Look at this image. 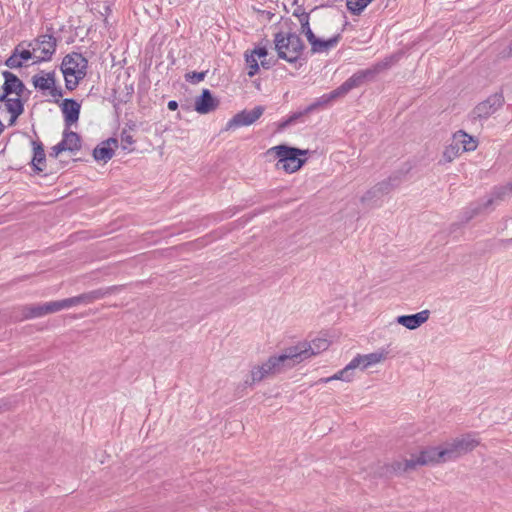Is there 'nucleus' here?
Here are the masks:
<instances>
[{"mask_svg":"<svg viewBox=\"0 0 512 512\" xmlns=\"http://www.w3.org/2000/svg\"><path fill=\"white\" fill-rule=\"evenodd\" d=\"M479 445L480 440L475 435L464 434L439 445L426 447L418 454L411 455L409 459L397 461L393 464V469L407 472L418 466H434L454 462L472 452Z\"/></svg>","mask_w":512,"mask_h":512,"instance_id":"1","label":"nucleus"},{"mask_svg":"<svg viewBox=\"0 0 512 512\" xmlns=\"http://www.w3.org/2000/svg\"><path fill=\"white\" fill-rule=\"evenodd\" d=\"M266 153L277 159L275 164L277 170H282L287 174H293L299 171L306 163V156L309 154V150L282 144L269 148Z\"/></svg>","mask_w":512,"mask_h":512,"instance_id":"2","label":"nucleus"},{"mask_svg":"<svg viewBox=\"0 0 512 512\" xmlns=\"http://www.w3.org/2000/svg\"><path fill=\"white\" fill-rule=\"evenodd\" d=\"M293 366L290 357H288V352L285 350L280 355L270 356L261 364L254 365L249 372L248 378L245 380V384L251 387Z\"/></svg>","mask_w":512,"mask_h":512,"instance_id":"3","label":"nucleus"},{"mask_svg":"<svg viewBox=\"0 0 512 512\" xmlns=\"http://www.w3.org/2000/svg\"><path fill=\"white\" fill-rule=\"evenodd\" d=\"M61 71L65 87L68 90H74L86 76L87 60L79 53L68 54L62 60Z\"/></svg>","mask_w":512,"mask_h":512,"instance_id":"4","label":"nucleus"},{"mask_svg":"<svg viewBox=\"0 0 512 512\" xmlns=\"http://www.w3.org/2000/svg\"><path fill=\"white\" fill-rule=\"evenodd\" d=\"M329 346L330 342L327 338L317 337L310 342H301L295 346L287 348L286 350L292 364L295 365L326 351Z\"/></svg>","mask_w":512,"mask_h":512,"instance_id":"5","label":"nucleus"},{"mask_svg":"<svg viewBox=\"0 0 512 512\" xmlns=\"http://www.w3.org/2000/svg\"><path fill=\"white\" fill-rule=\"evenodd\" d=\"M274 43L279 58L290 63L298 60L304 47L300 37L294 33H277Z\"/></svg>","mask_w":512,"mask_h":512,"instance_id":"6","label":"nucleus"},{"mask_svg":"<svg viewBox=\"0 0 512 512\" xmlns=\"http://www.w3.org/2000/svg\"><path fill=\"white\" fill-rule=\"evenodd\" d=\"M35 63L50 61L56 52L57 40L52 34L39 35L29 41Z\"/></svg>","mask_w":512,"mask_h":512,"instance_id":"7","label":"nucleus"},{"mask_svg":"<svg viewBox=\"0 0 512 512\" xmlns=\"http://www.w3.org/2000/svg\"><path fill=\"white\" fill-rule=\"evenodd\" d=\"M120 290L118 286H111L104 289H97L87 293L80 294L78 296H74L71 298H66L64 300L65 308L69 309L71 307H75L81 304H91L96 300L102 299L105 296L115 293Z\"/></svg>","mask_w":512,"mask_h":512,"instance_id":"8","label":"nucleus"},{"mask_svg":"<svg viewBox=\"0 0 512 512\" xmlns=\"http://www.w3.org/2000/svg\"><path fill=\"white\" fill-rule=\"evenodd\" d=\"M64 300L50 301L42 304L30 305L23 308V316L25 319L40 318L48 314L56 313L64 310Z\"/></svg>","mask_w":512,"mask_h":512,"instance_id":"9","label":"nucleus"},{"mask_svg":"<svg viewBox=\"0 0 512 512\" xmlns=\"http://www.w3.org/2000/svg\"><path fill=\"white\" fill-rule=\"evenodd\" d=\"M264 108L256 106L252 110H243L235 114L225 126V131H230L243 126H249L255 123L263 114Z\"/></svg>","mask_w":512,"mask_h":512,"instance_id":"10","label":"nucleus"},{"mask_svg":"<svg viewBox=\"0 0 512 512\" xmlns=\"http://www.w3.org/2000/svg\"><path fill=\"white\" fill-rule=\"evenodd\" d=\"M28 61H32L33 64H36L29 42L23 41L14 48L10 57L5 61V65L11 69H18L23 67Z\"/></svg>","mask_w":512,"mask_h":512,"instance_id":"11","label":"nucleus"},{"mask_svg":"<svg viewBox=\"0 0 512 512\" xmlns=\"http://www.w3.org/2000/svg\"><path fill=\"white\" fill-rule=\"evenodd\" d=\"M504 104V97L500 93L490 95L480 102L473 110L475 118L486 119L498 111Z\"/></svg>","mask_w":512,"mask_h":512,"instance_id":"12","label":"nucleus"},{"mask_svg":"<svg viewBox=\"0 0 512 512\" xmlns=\"http://www.w3.org/2000/svg\"><path fill=\"white\" fill-rule=\"evenodd\" d=\"M267 55V49L264 47L255 48L250 53L246 52L245 60L248 66L249 77H253L258 73L260 65L265 69L271 67V63L266 59Z\"/></svg>","mask_w":512,"mask_h":512,"instance_id":"13","label":"nucleus"},{"mask_svg":"<svg viewBox=\"0 0 512 512\" xmlns=\"http://www.w3.org/2000/svg\"><path fill=\"white\" fill-rule=\"evenodd\" d=\"M386 358L387 352L381 349L369 354H358L350 361V364L353 368V371L356 369L364 371L370 367L384 362Z\"/></svg>","mask_w":512,"mask_h":512,"instance_id":"14","label":"nucleus"},{"mask_svg":"<svg viewBox=\"0 0 512 512\" xmlns=\"http://www.w3.org/2000/svg\"><path fill=\"white\" fill-rule=\"evenodd\" d=\"M81 148L80 136L66 129L63 132V139L57 145L53 146L50 156L57 158L64 151L75 152Z\"/></svg>","mask_w":512,"mask_h":512,"instance_id":"15","label":"nucleus"},{"mask_svg":"<svg viewBox=\"0 0 512 512\" xmlns=\"http://www.w3.org/2000/svg\"><path fill=\"white\" fill-rule=\"evenodd\" d=\"M4 84H3V93L0 95V101H4L7 96L15 95L21 97L24 91V84L22 81L13 73L9 71L3 72Z\"/></svg>","mask_w":512,"mask_h":512,"instance_id":"16","label":"nucleus"},{"mask_svg":"<svg viewBox=\"0 0 512 512\" xmlns=\"http://www.w3.org/2000/svg\"><path fill=\"white\" fill-rule=\"evenodd\" d=\"M430 317L429 310H422L412 315H400L396 318L399 325L407 328L408 330H416L428 321Z\"/></svg>","mask_w":512,"mask_h":512,"instance_id":"17","label":"nucleus"},{"mask_svg":"<svg viewBox=\"0 0 512 512\" xmlns=\"http://www.w3.org/2000/svg\"><path fill=\"white\" fill-rule=\"evenodd\" d=\"M55 76L56 74L54 71H41L40 73L35 74L32 77V84L35 89H38L40 91H50V94L52 96H56L57 94L55 93Z\"/></svg>","mask_w":512,"mask_h":512,"instance_id":"18","label":"nucleus"},{"mask_svg":"<svg viewBox=\"0 0 512 512\" xmlns=\"http://www.w3.org/2000/svg\"><path fill=\"white\" fill-rule=\"evenodd\" d=\"M452 142L460 148L462 153L475 151L479 145L477 138L468 134L464 130H458L453 133Z\"/></svg>","mask_w":512,"mask_h":512,"instance_id":"19","label":"nucleus"},{"mask_svg":"<svg viewBox=\"0 0 512 512\" xmlns=\"http://www.w3.org/2000/svg\"><path fill=\"white\" fill-rule=\"evenodd\" d=\"M117 147V139L109 138L102 141L97 147H95L93 150V157L96 161H103L106 163L114 156Z\"/></svg>","mask_w":512,"mask_h":512,"instance_id":"20","label":"nucleus"},{"mask_svg":"<svg viewBox=\"0 0 512 512\" xmlns=\"http://www.w3.org/2000/svg\"><path fill=\"white\" fill-rule=\"evenodd\" d=\"M81 105L73 99H64L61 104V110L64 116L66 126L75 124L79 119Z\"/></svg>","mask_w":512,"mask_h":512,"instance_id":"21","label":"nucleus"},{"mask_svg":"<svg viewBox=\"0 0 512 512\" xmlns=\"http://www.w3.org/2000/svg\"><path fill=\"white\" fill-rule=\"evenodd\" d=\"M218 107V101L212 96L208 89L195 100V110L200 114H207Z\"/></svg>","mask_w":512,"mask_h":512,"instance_id":"22","label":"nucleus"},{"mask_svg":"<svg viewBox=\"0 0 512 512\" xmlns=\"http://www.w3.org/2000/svg\"><path fill=\"white\" fill-rule=\"evenodd\" d=\"M4 103V106L7 110V112L10 114L9 119V125H14L17 118L23 113L24 111V105L23 102L20 100V97H10L7 96V98L2 101Z\"/></svg>","mask_w":512,"mask_h":512,"instance_id":"23","label":"nucleus"},{"mask_svg":"<svg viewBox=\"0 0 512 512\" xmlns=\"http://www.w3.org/2000/svg\"><path fill=\"white\" fill-rule=\"evenodd\" d=\"M340 36L336 35L327 40H321L315 37L309 44L311 45V51L313 53H323L334 48L339 42Z\"/></svg>","mask_w":512,"mask_h":512,"instance_id":"24","label":"nucleus"},{"mask_svg":"<svg viewBox=\"0 0 512 512\" xmlns=\"http://www.w3.org/2000/svg\"><path fill=\"white\" fill-rule=\"evenodd\" d=\"M33 158L31 164L36 171L42 172L45 168V152L43 145L40 142L32 141Z\"/></svg>","mask_w":512,"mask_h":512,"instance_id":"25","label":"nucleus"},{"mask_svg":"<svg viewBox=\"0 0 512 512\" xmlns=\"http://www.w3.org/2000/svg\"><path fill=\"white\" fill-rule=\"evenodd\" d=\"M512 196V180L505 185L496 187L493 190L491 198L487 201L486 206L493 204L496 201H503Z\"/></svg>","mask_w":512,"mask_h":512,"instance_id":"26","label":"nucleus"},{"mask_svg":"<svg viewBox=\"0 0 512 512\" xmlns=\"http://www.w3.org/2000/svg\"><path fill=\"white\" fill-rule=\"evenodd\" d=\"M462 152L460 151V148H458L452 141L450 144H448L443 152H442V158L440 160L441 164H447L453 162L455 159H457Z\"/></svg>","mask_w":512,"mask_h":512,"instance_id":"27","label":"nucleus"},{"mask_svg":"<svg viewBox=\"0 0 512 512\" xmlns=\"http://www.w3.org/2000/svg\"><path fill=\"white\" fill-rule=\"evenodd\" d=\"M87 4L91 7V10L96 11L105 18L110 13V1L109 0H86Z\"/></svg>","mask_w":512,"mask_h":512,"instance_id":"28","label":"nucleus"},{"mask_svg":"<svg viewBox=\"0 0 512 512\" xmlns=\"http://www.w3.org/2000/svg\"><path fill=\"white\" fill-rule=\"evenodd\" d=\"M401 55V53H395L385 57L383 60L375 64L376 70H378V72L380 73L384 70L391 68L400 60Z\"/></svg>","mask_w":512,"mask_h":512,"instance_id":"29","label":"nucleus"},{"mask_svg":"<svg viewBox=\"0 0 512 512\" xmlns=\"http://www.w3.org/2000/svg\"><path fill=\"white\" fill-rule=\"evenodd\" d=\"M354 378V371L350 364V362L340 371L330 376L331 381L341 380L345 382H350Z\"/></svg>","mask_w":512,"mask_h":512,"instance_id":"30","label":"nucleus"},{"mask_svg":"<svg viewBox=\"0 0 512 512\" xmlns=\"http://www.w3.org/2000/svg\"><path fill=\"white\" fill-rule=\"evenodd\" d=\"M373 0H347V9L354 15H359Z\"/></svg>","mask_w":512,"mask_h":512,"instance_id":"31","label":"nucleus"},{"mask_svg":"<svg viewBox=\"0 0 512 512\" xmlns=\"http://www.w3.org/2000/svg\"><path fill=\"white\" fill-rule=\"evenodd\" d=\"M299 21L301 24V32L306 36L307 41L311 42L316 36L310 28L308 15L303 13L299 16Z\"/></svg>","mask_w":512,"mask_h":512,"instance_id":"32","label":"nucleus"},{"mask_svg":"<svg viewBox=\"0 0 512 512\" xmlns=\"http://www.w3.org/2000/svg\"><path fill=\"white\" fill-rule=\"evenodd\" d=\"M366 80L360 73V71L354 73L350 78H348L343 85L346 87V90L349 92L352 89L359 87L362 85Z\"/></svg>","mask_w":512,"mask_h":512,"instance_id":"33","label":"nucleus"},{"mask_svg":"<svg viewBox=\"0 0 512 512\" xmlns=\"http://www.w3.org/2000/svg\"><path fill=\"white\" fill-rule=\"evenodd\" d=\"M366 80L360 73V71L354 73L350 78H348L343 85L346 87V90L349 92L352 89L359 87L362 85Z\"/></svg>","mask_w":512,"mask_h":512,"instance_id":"34","label":"nucleus"},{"mask_svg":"<svg viewBox=\"0 0 512 512\" xmlns=\"http://www.w3.org/2000/svg\"><path fill=\"white\" fill-rule=\"evenodd\" d=\"M331 102L328 94H323L322 96H320L319 98H317L312 104H310L307 108V111L310 112V111H313L315 109H317L318 107H324V106H327L329 105Z\"/></svg>","mask_w":512,"mask_h":512,"instance_id":"35","label":"nucleus"},{"mask_svg":"<svg viewBox=\"0 0 512 512\" xmlns=\"http://www.w3.org/2000/svg\"><path fill=\"white\" fill-rule=\"evenodd\" d=\"M207 71L202 72H189L185 75V79L191 83H199L206 77Z\"/></svg>","mask_w":512,"mask_h":512,"instance_id":"36","label":"nucleus"},{"mask_svg":"<svg viewBox=\"0 0 512 512\" xmlns=\"http://www.w3.org/2000/svg\"><path fill=\"white\" fill-rule=\"evenodd\" d=\"M347 93H348V91L346 90V87L342 83L338 88H336L335 90H333L327 94H328L331 102H333L338 98L344 97Z\"/></svg>","mask_w":512,"mask_h":512,"instance_id":"37","label":"nucleus"},{"mask_svg":"<svg viewBox=\"0 0 512 512\" xmlns=\"http://www.w3.org/2000/svg\"><path fill=\"white\" fill-rule=\"evenodd\" d=\"M360 73L362 74V76L364 77V79L366 81L372 80L377 74H379L378 70H376L375 65H373L372 67H370L368 69L360 70Z\"/></svg>","mask_w":512,"mask_h":512,"instance_id":"38","label":"nucleus"},{"mask_svg":"<svg viewBox=\"0 0 512 512\" xmlns=\"http://www.w3.org/2000/svg\"><path fill=\"white\" fill-rule=\"evenodd\" d=\"M123 149H128L134 143V139L131 135L122 136Z\"/></svg>","mask_w":512,"mask_h":512,"instance_id":"39","label":"nucleus"},{"mask_svg":"<svg viewBox=\"0 0 512 512\" xmlns=\"http://www.w3.org/2000/svg\"><path fill=\"white\" fill-rule=\"evenodd\" d=\"M167 106H168L169 110L174 111V110H176L178 108V103L175 100H171V101L168 102Z\"/></svg>","mask_w":512,"mask_h":512,"instance_id":"40","label":"nucleus"},{"mask_svg":"<svg viewBox=\"0 0 512 512\" xmlns=\"http://www.w3.org/2000/svg\"><path fill=\"white\" fill-rule=\"evenodd\" d=\"M329 382H331L330 377H326V378L319 379L317 383H329Z\"/></svg>","mask_w":512,"mask_h":512,"instance_id":"41","label":"nucleus"},{"mask_svg":"<svg viewBox=\"0 0 512 512\" xmlns=\"http://www.w3.org/2000/svg\"><path fill=\"white\" fill-rule=\"evenodd\" d=\"M6 408V403L3 400H0V411H4Z\"/></svg>","mask_w":512,"mask_h":512,"instance_id":"42","label":"nucleus"},{"mask_svg":"<svg viewBox=\"0 0 512 512\" xmlns=\"http://www.w3.org/2000/svg\"><path fill=\"white\" fill-rule=\"evenodd\" d=\"M4 131V125L3 123L0 121V135L2 134V132Z\"/></svg>","mask_w":512,"mask_h":512,"instance_id":"43","label":"nucleus"}]
</instances>
